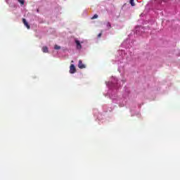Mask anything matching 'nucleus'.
Returning <instances> with one entry per match:
<instances>
[{
  "label": "nucleus",
  "instance_id": "obj_1",
  "mask_svg": "<svg viewBox=\"0 0 180 180\" xmlns=\"http://www.w3.org/2000/svg\"><path fill=\"white\" fill-rule=\"evenodd\" d=\"M129 42V40H127L122 44V47H124L126 50H119V56L116 57V61H120V63H118L119 72H123V71H124L126 67H127L126 61L129 60L130 57H131V52L129 50V49H130V45H128Z\"/></svg>",
  "mask_w": 180,
  "mask_h": 180
},
{
  "label": "nucleus",
  "instance_id": "obj_2",
  "mask_svg": "<svg viewBox=\"0 0 180 180\" xmlns=\"http://www.w3.org/2000/svg\"><path fill=\"white\" fill-rule=\"evenodd\" d=\"M107 86L110 89L108 95L114 103H118L119 106L123 108L126 105V100L117 97V89L120 86L119 80L116 77H112L110 82H106Z\"/></svg>",
  "mask_w": 180,
  "mask_h": 180
},
{
  "label": "nucleus",
  "instance_id": "obj_3",
  "mask_svg": "<svg viewBox=\"0 0 180 180\" xmlns=\"http://www.w3.org/2000/svg\"><path fill=\"white\" fill-rule=\"evenodd\" d=\"M75 43L76 44V48L77 50H81L82 49V44H86L88 42L86 40L84 39H75Z\"/></svg>",
  "mask_w": 180,
  "mask_h": 180
},
{
  "label": "nucleus",
  "instance_id": "obj_4",
  "mask_svg": "<svg viewBox=\"0 0 180 180\" xmlns=\"http://www.w3.org/2000/svg\"><path fill=\"white\" fill-rule=\"evenodd\" d=\"M75 72H77V69H75V65H74V64H72L70 67V73L75 74Z\"/></svg>",
  "mask_w": 180,
  "mask_h": 180
},
{
  "label": "nucleus",
  "instance_id": "obj_5",
  "mask_svg": "<svg viewBox=\"0 0 180 180\" xmlns=\"http://www.w3.org/2000/svg\"><path fill=\"white\" fill-rule=\"evenodd\" d=\"M78 68H80L81 70H82L84 68H86V65H85V64L82 63V60H79V64H78Z\"/></svg>",
  "mask_w": 180,
  "mask_h": 180
},
{
  "label": "nucleus",
  "instance_id": "obj_6",
  "mask_svg": "<svg viewBox=\"0 0 180 180\" xmlns=\"http://www.w3.org/2000/svg\"><path fill=\"white\" fill-rule=\"evenodd\" d=\"M140 30H141V32H143V30H144V29L142 27H136V34H140Z\"/></svg>",
  "mask_w": 180,
  "mask_h": 180
},
{
  "label": "nucleus",
  "instance_id": "obj_7",
  "mask_svg": "<svg viewBox=\"0 0 180 180\" xmlns=\"http://www.w3.org/2000/svg\"><path fill=\"white\" fill-rule=\"evenodd\" d=\"M22 22H23L25 26L27 27V29H30V25H29V23L27 22L26 19L23 18Z\"/></svg>",
  "mask_w": 180,
  "mask_h": 180
},
{
  "label": "nucleus",
  "instance_id": "obj_8",
  "mask_svg": "<svg viewBox=\"0 0 180 180\" xmlns=\"http://www.w3.org/2000/svg\"><path fill=\"white\" fill-rule=\"evenodd\" d=\"M41 51L43 53H49V48L47 46H43Z\"/></svg>",
  "mask_w": 180,
  "mask_h": 180
},
{
  "label": "nucleus",
  "instance_id": "obj_9",
  "mask_svg": "<svg viewBox=\"0 0 180 180\" xmlns=\"http://www.w3.org/2000/svg\"><path fill=\"white\" fill-rule=\"evenodd\" d=\"M19 4H20L21 6H23L25 5V0H17Z\"/></svg>",
  "mask_w": 180,
  "mask_h": 180
},
{
  "label": "nucleus",
  "instance_id": "obj_10",
  "mask_svg": "<svg viewBox=\"0 0 180 180\" xmlns=\"http://www.w3.org/2000/svg\"><path fill=\"white\" fill-rule=\"evenodd\" d=\"M53 49H54V50H60L61 49V46H58V45H55L53 46Z\"/></svg>",
  "mask_w": 180,
  "mask_h": 180
},
{
  "label": "nucleus",
  "instance_id": "obj_11",
  "mask_svg": "<svg viewBox=\"0 0 180 180\" xmlns=\"http://www.w3.org/2000/svg\"><path fill=\"white\" fill-rule=\"evenodd\" d=\"M129 4L131 5V6H135L136 4H134V0H130Z\"/></svg>",
  "mask_w": 180,
  "mask_h": 180
},
{
  "label": "nucleus",
  "instance_id": "obj_12",
  "mask_svg": "<svg viewBox=\"0 0 180 180\" xmlns=\"http://www.w3.org/2000/svg\"><path fill=\"white\" fill-rule=\"evenodd\" d=\"M91 19H98V15L95 14Z\"/></svg>",
  "mask_w": 180,
  "mask_h": 180
},
{
  "label": "nucleus",
  "instance_id": "obj_13",
  "mask_svg": "<svg viewBox=\"0 0 180 180\" xmlns=\"http://www.w3.org/2000/svg\"><path fill=\"white\" fill-rule=\"evenodd\" d=\"M107 27H108V29H110V22L107 23Z\"/></svg>",
  "mask_w": 180,
  "mask_h": 180
},
{
  "label": "nucleus",
  "instance_id": "obj_14",
  "mask_svg": "<svg viewBox=\"0 0 180 180\" xmlns=\"http://www.w3.org/2000/svg\"><path fill=\"white\" fill-rule=\"evenodd\" d=\"M101 36H102V33H100L98 34V37H101Z\"/></svg>",
  "mask_w": 180,
  "mask_h": 180
},
{
  "label": "nucleus",
  "instance_id": "obj_15",
  "mask_svg": "<svg viewBox=\"0 0 180 180\" xmlns=\"http://www.w3.org/2000/svg\"><path fill=\"white\" fill-rule=\"evenodd\" d=\"M6 4H9V0H6Z\"/></svg>",
  "mask_w": 180,
  "mask_h": 180
},
{
  "label": "nucleus",
  "instance_id": "obj_16",
  "mask_svg": "<svg viewBox=\"0 0 180 180\" xmlns=\"http://www.w3.org/2000/svg\"><path fill=\"white\" fill-rule=\"evenodd\" d=\"M179 52H180V50H179ZM178 56H180V53H179Z\"/></svg>",
  "mask_w": 180,
  "mask_h": 180
},
{
  "label": "nucleus",
  "instance_id": "obj_17",
  "mask_svg": "<svg viewBox=\"0 0 180 180\" xmlns=\"http://www.w3.org/2000/svg\"><path fill=\"white\" fill-rule=\"evenodd\" d=\"M123 82H124V80H122V84H123Z\"/></svg>",
  "mask_w": 180,
  "mask_h": 180
},
{
  "label": "nucleus",
  "instance_id": "obj_18",
  "mask_svg": "<svg viewBox=\"0 0 180 180\" xmlns=\"http://www.w3.org/2000/svg\"><path fill=\"white\" fill-rule=\"evenodd\" d=\"M72 63H74V60H72Z\"/></svg>",
  "mask_w": 180,
  "mask_h": 180
}]
</instances>
